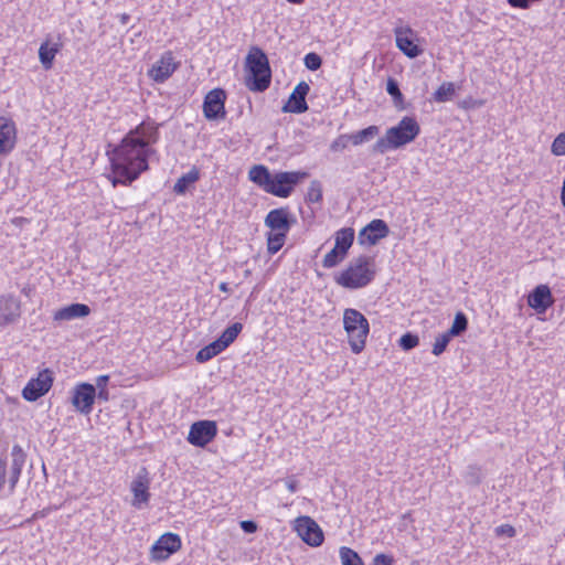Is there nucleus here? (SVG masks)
I'll return each instance as SVG.
<instances>
[{
    "label": "nucleus",
    "mask_w": 565,
    "mask_h": 565,
    "mask_svg": "<svg viewBox=\"0 0 565 565\" xmlns=\"http://www.w3.org/2000/svg\"><path fill=\"white\" fill-rule=\"evenodd\" d=\"M21 316V301L12 294L0 297V327L12 324Z\"/></svg>",
    "instance_id": "nucleus-15"
},
{
    "label": "nucleus",
    "mask_w": 565,
    "mask_h": 565,
    "mask_svg": "<svg viewBox=\"0 0 565 565\" xmlns=\"http://www.w3.org/2000/svg\"><path fill=\"white\" fill-rule=\"evenodd\" d=\"M218 288L223 292H231V288L227 282H221Z\"/></svg>",
    "instance_id": "nucleus-49"
},
{
    "label": "nucleus",
    "mask_w": 565,
    "mask_h": 565,
    "mask_svg": "<svg viewBox=\"0 0 565 565\" xmlns=\"http://www.w3.org/2000/svg\"><path fill=\"white\" fill-rule=\"evenodd\" d=\"M483 478L482 468L478 465H469L463 473V480L468 486L477 487Z\"/></svg>",
    "instance_id": "nucleus-31"
},
{
    "label": "nucleus",
    "mask_w": 565,
    "mask_h": 565,
    "mask_svg": "<svg viewBox=\"0 0 565 565\" xmlns=\"http://www.w3.org/2000/svg\"><path fill=\"white\" fill-rule=\"evenodd\" d=\"M226 94L222 88H214L210 90L203 102V113L206 119L217 120L224 119Z\"/></svg>",
    "instance_id": "nucleus-10"
},
{
    "label": "nucleus",
    "mask_w": 565,
    "mask_h": 565,
    "mask_svg": "<svg viewBox=\"0 0 565 565\" xmlns=\"http://www.w3.org/2000/svg\"><path fill=\"white\" fill-rule=\"evenodd\" d=\"M289 3H292V4H300L303 2V0H287Z\"/></svg>",
    "instance_id": "nucleus-52"
},
{
    "label": "nucleus",
    "mask_w": 565,
    "mask_h": 565,
    "mask_svg": "<svg viewBox=\"0 0 565 565\" xmlns=\"http://www.w3.org/2000/svg\"><path fill=\"white\" fill-rule=\"evenodd\" d=\"M390 234V227L385 221L375 218L364 226L358 236L359 244L375 245L380 239L385 238Z\"/></svg>",
    "instance_id": "nucleus-12"
},
{
    "label": "nucleus",
    "mask_w": 565,
    "mask_h": 565,
    "mask_svg": "<svg viewBox=\"0 0 565 565\" xmlns=\"http://www.w3.org/2000/svg\"><path fill=\"white\" fill-rule=\"evenodd\" d=\"M6 476H7V467H6L4 461L0 458V490L3 488V486L7 481Z\"/></svg>",
    "instance_id": "nucleus-47"
},
{
    "label": "nucleus",
    "mask_w": 565,
    "mask_h": 565,
    "mask_svg": "<svg viewBox=\"0 0 565 565\" xmlns=\"http://www.w3.org/2000/svg\"><path fill=\"white\" fill-rule=\"evenodd\" d=\"M386 92L392 98L396 106L403 103V94L399 89V84L396 79L390 77L386 82Z\"/></svg>",
    "instance_id": "nucleus-37"
},
{
    "label": "nucleus",
    "mask_w": 565,
    "mask_h": 565,
    "mask_svg": "<svg viewBox=\"0 0 565 565\" xmlns=\"http://www.w3.org/2000/svg\"><path fill=\"white\" fill-rule=\"evenodd\" d=\"M455 94V85L452 83H443L434 93V99L437 103L449 100Z\"/></svg>",
    "instance_id": "nucleus-35"
},
{
    "label": "nucleus",
    "mask_w": 565,
    "mask_h": 565,
    "mask_svg": "<svg viewBox=\"0 0 565 565\" xmlns=\"http://www.w3.org/2000/svg\"><path fill=\"white\" fill-rule=\"evenodd\" d=\"M147 471L143 468L140 473L132 480L130 489L134 494L132 507L136 509H143L148 505L150 500L149 479Z\"/></svg>",
    "instance_id": "nucleus-17"
},
{
    "label": "nucleus",
    "mask_w": 565,
    "mask_h": 565,
    "mask_svg": "<svg viewBox=\"0 0 565 565\" xmlns=\"http://www.w3.org/2000/svg\"><path fill=\"white\" fill-rule=\"evenodd\" d=\"M554 303V298L547 285L536 286L527 296V305L537 313H544Z\"/></svg>",
    "instance_id": "nucleus-19"
},
{
    "label": "nucleus",
    "mask_w": 565,
    "mask_h": 565,
    "mask_svg": "<svg viewBox=\"0 0 565 565\" xmlns=\"http://www.w3.org/2000/svg\"><path fill=\"white\" fill-rule=\"evenodd\" d=\"M396 46L409 58H416L423 53L413 41L414 31L409 28L398 26L394 30Z\"/></svg>",
    "instance_id": "nucleus-18"
},
{
    "label": "nucleus",
    "mask_w": 565,
    "mask_h": 565,
    "mask_svg": "<svg viewBox=\"0 0 565 565\" xmlns=\"http://www.w3.org/2000/svg\"><path fill=\"white\" fill-rule=\"evenodd\" d=\"M53 372L49 369L41 371L35 379H31L22 390V396L29 402H35L45 395L53 384Z\"/></svg>",
    "instance_id": "nucleus-8"
},
{
    "label": "nucleus",
    "mask_w": 565,
    "mask_h": 565,
    "mask_svg": "<svg viewBox=\"0 0 565 565\" xmlns=\"http://www.w3.org/2000/svg\"><path fill=\"white\" fill-rule=\"evenodd\" d=\"M497 534H503L509 537H512L515 535V529L509 524L500 525L495 529Z\"/></svg>",
    "instance_id": "nucleus-45"
},
{
    "label": "nucleus",
    "mask_w": 565,
    "mask_h": 565,
    "mask_svg": "<svg viewBox=\"0 0 565 565\" xmlns=\"http://www.w3.org/2000/svg\"><path fill=\"white\" fill-rule=\"evenodd\" d=\"M285 483H286L287 489L291 493H295L298 490V481L294 477L287 478Z\"/></svg>",
    "instance_id": "nucleus-48"
},
{
    "label": "nucleus",
    "mask_w": 565,
    "mask_h": 565,
    "mask_svg": "<svg viewBox=\"0 0 565 565\" xmlns=\"http://www.w3.org/2000/svg\"><path fill=\"white\" fill-rule=\"evenodd\" d=\"M25 460L26 454L24 452V450L19 445H14L11 450V463L8 472L10 492H13L15 489Z\"/></svg>",
    "instance_id": "nucleus-22"
},
{
    "label": "nucleus",
    "mask_w": 565,
    "mask_h": 565,
    "mask_svg": "<svg viewBox=\"0 0 565 565\" xmlns=\"http://www.w3.org/2000/svg\"><path fill=\"white\" fill-rule=\"evenodd\" d=\"M468 328V318L467 316L459 311L456 313L455 319L450 329L447 332L454 338L461 335Z\"/></svg>",
    "instance_id": "nucleus-32"
},
{
    "label": "nucleus",
    "mask_w": 565,
    "mask_h": 565,
    "mask_svg": "<svg viewBox=\"0 0 565 565\" xmlns=\"http://www.w3.org/2000/svg\"><path fill=\"white\" fill-rule=\"evenodd\" d=\"M347 257V254L341 253L337 247H333L323 258L322 266L324 268H332L335 267L338 264H340L344 258Z\"/></svg>",
    "instance_id": "nucleus-36"
},
{
    "label": "nucleus",
    "mask_w": 565,
    "mask_h": 565,
    "mask_svg": "<svg viewBox=\"0 0 565 565\" xmlns=\"http://www.w3.org/2000/svg\"><path fill=\"white\" fill-rule=\"evenodd\" d=\"M561 201H562L563 206L565 207V178H564L563 185H562Z\"/></svg>",
    "instance_id": "nucleus-50"
},
{
    "label": "nucleus",
    "mask_w": 565,
    "mask_h": 565,
    "mask_svg": "<svg viewBox=\"0 0 565 565\" xmlns=\"http://www.w3.org/2000/svg\"><path fill=\"white\" fill-rule=\"evenodd\" d=\"M339 553L342 565H364L360 555L350 547L342 546Z\"/></svg>",
    "instance_id": "nucleus-33"
},
{
    "label": "nucleus",
    "mask_w": 565,
    "mask_h": 565,
    "mask_svg": "<svg viewBox=\"0 0 565 565\" xmlns=\"http://www.w3.org/2000/svg\"><path fill=\"white\" fill-rule=\"evenodd\" d=\"M343 328L349 338V344L353 353L359 354L365 348L370 324L367 319L359 310L348 308L343 312Z\"/></svg>",
    "instance_id": "nucleus-6"
},
{
    "label": "nucleus",
    "mask_w": 565,
    "mask_h": 565,
    "mask_svg": "<svg viewBox=\"0 0 565 565\" xmlns=\"http://www.w3.org/2000/svg\"><path fill=\"white\" fill-rule=\"evenodd\" d=\"M200 178L199 171L193 168L188 173L182 174L177 182L174 183L173 191L177 194H184L189 186L193 183H195Z\"/></svg>",
    "instance_id": "nucleus-28"
},
{
    "label": "nucleus",
    "mask_w": 565,
    "mask_h": 565,
    "mask_svg": "<svg viewBox=\"0 0 565 565\" xmlns=\"http://www.w3.org/2000/svg\"><path fill=\"white\" fill-rule=\"evenodd\" d=\"M157 134L154 126L142 122L114 147L111 156H108L111 168V175L108 174V180L114 186L130 185L149 169V145L156 142ZM110 147L111 143L108 142V149ZM108 154H110L109 150Z\"/></svg>",
    "instance_id": "nucleus-1"
},
{
    "label": "nucleus",
    "mask_w": 565,
    "mask_h": 565,
    "mask_svg": "<svg viewBox=\"0 0 565 565\" xmlns=\"http://www.w3.org/2000/svg\"><path fill=\"white\" fill-rule=\"evenodd\" d=\"M305 66L310 71H317L322 65V58L319 54L310 52L303 57Z\"/></svg>",
    "instance_id": "nucleus-40"
},
{
    "label": "nucleus",
    "mask_w": 565,
    "mask_h": 565,
    "mask_svg": "<svg viewBox=\"0 0 565 565\" xmlns=\"http://www.w3.org/2000/svg\"><path fill=\"white\" fill-rule=\"evenodd\" d=\"M177 67L178 64L174 62L173 54L169 51L163 53L161 58L156 64H153L149 71V75L154 82L163 83L173 74Z\"/></svg>",
    "instance_id": "nucleus-21"
},
{
    "label": "nucleus",
    "mask_w": 565,
    "mask_h": 565,
    "mask_svg": "<svg viewBox=\"0 0 565 565\" xmlns=\"http://www.w3.org/2000/svg\"><path fill=\"white\" fill-rule=\"evenodd\" d=\"M17 142V128L13 120L0 116V156L9 154Z\"/></svg>",
    "instance_id": "nucleus-20"
},
{
    "label": "nucleus",
    "mask_w": 565,
    "mask_h": 565,
    "mask_svg": "<svg viewBox=\"0 0 565 565\" xmlns=\"http://www.w3.org/2000/svg\"><path fill=\"white\" fill-rule=\"evenodd\" d=\"M90 312V309L87 305L84 303H72L70 306H66L64 308L58 309L54 313V319L64 321V320H73L76 318H83L88 316Z\"/></svg>",
    "instance_id": "nucleus-23"
},
{
    "label": "nucleus",
    "mask_w": 565,
    "mask_h": 565,
    "mask_svg": "<svg viewBox=\"0 0 565 565\" xmlns=\"http://www.w3.org/2000/svg\"><path fill=\"white\" fill-rule=\"evenodd\" d=\"M322 184L318 180H312L309 184L306 201L308 203H320L322 201Z\"/></svg>",
    "instance_id": "nucleus-34"
},
{
    "label": "nucleus",
    "mask_w": 565,
    "mask_h": 565,
    "mask_svg": "<svg viewBox=\"0 0 565 565\" xmlns=\"http://www.w3.org/2000/svg\"><path fill=\"white\" fill-rule=\"evenodd\" d=\"M241 525V529L247 533V534H253L257 531V524L255 521L253 520H245V521H242L239 523Z\"/></svg>",
    "instance_id": "nucleus-44"
},
{
    "label": "nucleus",
    "mask_w": 565,
    "mask_h": 565,
    "mask_svg": "<svg viewBox=\"0 0 565 565\" xmlns=\"http://www.w3.org/2000/svg\"><path fill=\"white\" fill-rule=\"evenodd\" d=\"M418 343H419L418 335H416L412 332H406L398 340V344L404 351L413 350L414 348H416L418 345Z\"/></svg>",
    "instance_id": "nucleus-39"
},
{
    "label": "nucleus",
    "mask_w": 565,
    "mask_h": 565,
    "mask_svg": "<svg viewBox=\"0 0 565 565\" xmlns=\"http://www.w3.org/2000/svg\"><path fill=\"white\" fill-rule=\"evenodd\" d=\"M349 142H351L350 134L340 135L331 142L330 150L333 152L342 151L348 147Z\"/></svg>",
    "instance_id": "nucleus-41"
},
{
    "label": "nucleus",
    "mask_w": 565,
    "mask_h": 565,
    "mask_svg": "<svg viewBox=\"0 0 565 565\" xmlns=\"http://www.w3.org/2000/svg\"><path fill=\"white\" fill-rule=\"evenodd\" d=\"M222 352H223V350L220 348V345L214 340L213 342L209 343L207 345H205L204 348H202L201 350L198 351V353L195 355V360L199 363H205Z\"/></svg>",
    "instance_id": "nucleus-29"
},
{
    "label": "nucleus",
    "mask_w": 565,
    "mask_h": 565,
    "mask_svg": "<svg viewBox=\"0 0 565 565\" xmlns=\"http://www.w3.org/2000/svg\"><path fill=\"white\" fill-rule=\"evenodd\" d=\"M310 86L306 82H300L290 94L287 103L282 106L284 113L302 114L308 110L306 97Z\"/></svg>",
    "instance_id": "nucleus-16"
},
{
    "label": "nucleus",
    "mask_w": 565,
    "mask_h": 565,
    "mask_svg": "<svg viewBox=\"0 0 565 565\" xmlns=\"http://www.w3.org/2000/svg\"><path fill=\"white\" fill-rule=\"evenodd\" d=\"M105 385H106V375L98 376V379H97V386L99 388V392L97 395L98 398H106V393L104 390Z\"/></svg>",
    "instance_id": "nucleus-46"
},
{
    "label": "nucleus",
    "mask_w": 565,
    "mask_h": 565,
    "mask_svg": "<svg viewBox=\"0 0 565 565\" xmlns=\"http://www.w3.org/2000/svg\"><path fill=\"white\" fill-rule=\"evenodd\" d=\"M60 49L61 44L50 43V41H45L41 44L39 49V58L45 70H50L52 67L54 57Z\"/></svg>",
    "instance_id": "nucleus-24"
},
{
    "label": "nucleus",
    "mask_w": 565,
    "mask_h": 565,
    "mask_svg": "<svg viewBox=\"0 0 565 565\" xmlns=\"http://www.w3.org/2000/svg\"><path fill=\"white\" fill-rule=\"evenodd\" d=\"M551 151L557 157L565 154V131L556 136L552 143Z\"/></svg>",
    "instance_id": "nucleus-42"
},
{
    "label": "nucleus",
    "mask_w": 565,
    "mask_h": 565,
    "mask_svg": "<svg viewBox=\"0 0 565 565\" xmlns=\"http://www.w3.org/2000/svg\"><path fill=\"white\" fill-rule=\"evenodd\" d=\"M374 259L366 255L353 258L348 267L335 277V282L347 289H360L371 284L375 277Z\"/></svg>",
    "instance_id": "nucleus-4"
},
{
    "label": "nucleus",
    "mask_w": 565,
    "mask_h": 565,
    "mask_svg": "<svg viewBox=\"0 0 565 565\" xmlns=\"http://www.w3.org/2000/svg\"><path fill=\"white\" fill-rule=\"evenodd\" d=\"M181 539L175 533L162 534L152 545L150 555L152 561L162 562L181 548Z\"/></svg>",
    "instance_id": "nucleus-9"
},
{
    "label": "nucleus",
    "mask_w": 565,
    "mask_h": 565,
    "mask_svg": "<svg viewBox=\"0 0 565 565\" xmlns=\"http://www.w3.org/2000/svg\"><path fill=\"white\" fill-rule=\"evenodd\" d=\"M334 238V247H337L341 253L348 255V252L354 241V230L352 227H343L335 232Z\"/></svg>",
    "instance_id": "nucleus-25"
},
{
    "label": "nucleus",
    "mask_w": 565,
    "mask_h": 565,
    "mask_svg": "<svg viewBox=\"0 0 565 565\" xmlns=\"http://www.w3.org/2000/svg\"><path fill=\"white\" fill-rule=\"evenodd\" d=\"M394 558L391 555L381 553L376 554L373 558L372 565H393Z\"/></svg>",
    "instance_id": "nucleus-43"
},
{
    "label": "nucleus",
    "mask_w": 565,
    "mask_h": 565,
    "mask_svg": "<svg viewBox=\"0 0 565 565\" xmlns=\"http://www.w3.org/2000/svg\"><path fill=\"white\" fill-rule=\"evenodd\" d=\"M217 434L216 423L212 420H199L191 425L188 441L196 447H204Z\"/></svg>",
    "instance_id": "nucleus-11"
},
{
    "label": "nucleus",
    "mask_w": 565,
    "mask_h": 565,
    "mask_svg": "<svg viewBox=\"0 0 565 565\" xmlns=\"http://www.w3.org/2000/svg\"><path fill=\"white\" fill-rule=\"evenodd\" d=\"M295 223L296 218L289 213L288 207L274 209L265 217V225L271 230L270 232L288 234Z\"/></svg>",
    "instance_id": "nucleus-13"
},
{
    "label": "nucleus",
    "mask_w": 565,
    "mask_h": 565,
    "mask_svg": "<svg viewBox=\"0 0 565 565\" xmlns=\"http://www.w3.org/2000/svg\"><path fill=\"white\" fill-rule=\"evenodd\" d=\"M295 530L305 543L317 547L323 543L324 535L318 523L310 516L302 515L295 520Z\"/></svg>",
    "instance_id": "nucleus-7"
},
{
    "label": "nucleus",
    "mask_w": 565,
    "mask_h": 565,
    "mask_svg": "<svg viewBox=\"0 0 565 565\" xmlns=\"http://www.w3.org/2000/svg\"><path fill=\"white\" fill-rule=\"evenodd\" d=\"M420 134V126L415 117L405 116L396 126L388 128L385 136L372 146V152L384 154L413 142Z\"/></svg>",
    "instance_id": "nucleus-3"
},
{
    "label": "nucleus",
    "mask_w": 565,
    "mask_h": 565,
    "mask_svg": "<svg viewBox=\"0 0 565 565\" xmlns=\"http://www.w3.org/2000/svg\"><path fill=\"white\" fill-rule=\"evenodd\" d=\"M242 330L243 324L241 322H234L227 327L215 341L224 351L236 340Z\"/></svg>",
    "instance_id": "nucleus-26"
},
{
    "label": "nucleus",
    "mask_w": 565,
    "mask_h": 565,
    "mask_svg": "<svg viewBox=\"0 0 565 565\" xmlns=\"http://www.w3.org/2000/svg\"><path fill=\"white\" fill-rule=\"evenodd\" d=\"M96 398V388L88 383L78 384L72 396V404L76 411L82 414H88L92 411V405Z\"/></svg>",
    "instance_id": "nucleus-14"
},
{
    "label": "nucleus",
    "mask_w": 565,
    "mask_h": 565,
    "mask_svg": "<svg viewBox=\"0 0 565 565\" xmlns=\"http://www.w3.org/2000/svg\"><path fill=\"white\" fill-rule=\"evenodd\" d=\"M245 67L247 75L245 85L252 92L266 90L271 82V70L267 55L259 47H253L246 56Z\"/></svg>",
    "instance_id": "nucleus-5"
},
{
    "label": "nucleus",
    "mask_w": 565,
    "mask_h": 565,
    "mask_svg": "<svg viewBox=\"0 0 565 565\" xmlns=\"http://www.w3.org/2000/svg\"><path fill=\"white\" fill-rule=\"evenodd\" d=\"M350 135L351 143L353 146H360L377 137L380 135V127L376 125H371L362 130L352 132Z\"/></svg>",
    "instance_id": "nucleus-27"
},
{
    "label": "nucleus",
    "mask_w": 565,
    "mask_h": 565,
    "mask_svg": "<svg viewBox=\"0 0 565 565\" xmlns=\"http://www.w3.org/2000/svg\"><path fill=\"white\" fill-rule=\"evenodd\" d=\"M287 234L282 232H269L267 234V250L270 255L278 253L285 244Z\"/></svg>",
    "instance_id": "nucleus-30"
},
{
    "label": "nucleus",
    "mask_w": 565,
    "mask_h": 565,
    "mask_svg": "<svg viewBox=\"0 0 565 565\" xmlns=\"http://www.w3.org/2000/svg\"><path fill=\"white\" fill-rule=\"evenodd\" d=\"M249 180L260 186L265 192L278 198H288L294 188L305 178V171H285L271 174L263 164L254 166L248 172Z\"/></svg>",
    "instance_id": "nucleus-2"
},
{
    "label": "nucleus",
    "mask_w": 565,
    "mask_h": 565,
    "mask_svg": "<svg viewBox=\"0 0 565 565\" xmlns=\"http://www.w3.org/2000/svg\"><path fill=\"white\" fill-rule=\"evenodd\" d=\"M451 339L452 337L447 331L444 332L443 334H439L436 338L435 343L433 345V354L436 356L443 354L446 351L447 345L449 344Z\"/></svg>",
    "instance_id": "nucleus-38"
},
{
    "label": "nucleus",
    "mask_w": 565,
    "mask_h": 565,
    "mask_svg": "<svg viewBox=\"0 0 565 565\" xmlns=\"http://www.w3.org/2000/svg\"><path fill=\"white\" fill-rule=\"evenodd\" d=\"M129 20H130V17L128 14L124 13L120 15V22L122 24H127Z\"/></svg>",
    "instance_id": "nucleus-51"
}]
</instances>
